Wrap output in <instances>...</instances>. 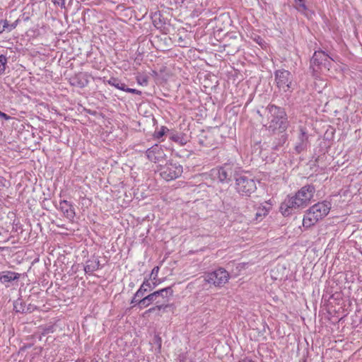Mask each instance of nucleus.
Here are the masks:
<instances>
[{"label": "nucleus", "instance_id": "obj_10", "mask_svg": "<svg viewBox=\"0 0 362 362\" xmlns=\"http://www.w3.org/2000/svg\"><path fill=\"white\" fill-rule=\"evenodd\" d=\"M233 165L226 163L220 168L213 169L212 175L221 182H228L233 176Z\"/></svg>", "mask_w": 362, "mask_h": 362}, {"label": "nucleus", "instance_id": "obj_27", "mask_svg": "<svg viewBox=\"0 0 362 362\" xmlns=\"http://www.w3.org/2000/svg\"><path fill=\"white\" fill-rule=\"evenodd\" d=\"M0 23H1V27H3V28H4V31H5V30H7L8 32L11 31L9 30L10 24L8 23L7 20H1Z\"/></svg>", "mask_w": 362, "mask_h": 362}, {"label": "nucleus", "instance_id": "obj_30", "mask_svg": "<svg viewBox=\"0 0 362 362\" xmlns=\"http://www.w3.org/2000/svg\"><path fill=\"white\" fill-rule=\"evenodd\" d=\"M19 23V20L15 21L13 23L10 24L9 30L11 31L12 30L15 29L16 26L18 25Z\"/></svg>", "mask_w": 362, "mask_h": 362}, {"label": "nucleus", "instance_id": "obj_19", "mask_svg": "<svg viewBox=\"0 0 362 362\" xmlns=\"http://www.w3.org/2000/svg\"><path fill=\"white\" fill-rule=\"evenodd\" d=\"M296 4V9L305 14L306 16H308V8L307 6L305 5V0H294Z\"/></svg>", "mask_w": 362, "mask_h": 362}, {"label": "nucleus", "instance_id": "obj_28", "mask_svg": "<svg viewBox=\"0 0 362 362\" xmlns=\"http://www.w3.org/2000/svg\"><path fill=\"white\" fill-rule=\"evenodd\" d=\"M125 92L134 93V94L139 95L141 94V91L134 89V88H126Z\"/></svg>", "mask_w": 362, "mask_h": 362}, {"label": "nucleus", "instance_id": "obj_15", "mask_svg": "<svg viewBox=\"0 0 362 362\" xmlns=\"http://www.w3.org/2000/svg\"><path fill=\"white\" fill-rule=\"evenodd\" d=\"M71 83L72 86H75L79 88H83L88 83V80L86 74L80 73L76 75L75 77L71 78Z\"/></svg>", "mask_w": 362, "mask_h": 362}, {"label": "nucleus", "instance_id": "obj_17", "mask_svg": "<svg viewBox=\"0 0 362 362\" xmlns=\"http://www.w3.org/2000/svg\"><path fill=\"white\" fill-rule=\"evenodd\" d=\"M20 274L11 271H5L0 274V281L2 283H8L18 279Z\"/></svg>", "mask_w": 362, "mask_h": 362}, {"label": "nucleus", "instance_id": "obj_20", "mask_svg": "<svg viewBox=\"0 0 362 362\" xmlns=\"http://www.w3.org/2000/svg\"><path fill=\"white\" fill-rule=\"evenodd\" d=\"M108 84H110L112 86L115 87L116 88L119 90H122L123 91H125L126 89V85L124 83H122L118 78H110L107 81Z\"/></svg>", "mask_w": 362, "mask_h": 362}, {"label": "nucleus", "instance_id": "obj_9", "mask_svg": "<svg viewBox=\"0 0 362 362\" xmlns=\"http://www.w3.org/2000/svg\"><path fill=\"white\" fill-rule=\"evenodd\" d=\"M229 277V274L226 269L219 268L212 272L208 273L205 276L204 280L209 284L220 287L228 282Z\"/></svg>", "mask_w": 362, "mask_h": 362}, {"label": "nucleus", "instance_id": "obj_23", "mask_svg": "<svg viewBox=\"0 0 362 362\" xmlns=\"http://www.w3.org/2000/svg\"><path fill=\"white\" fill-rule=\"evenodd\" d=\"M8 62L7 57L4 54L0 55V74L5 72L6 64Z\"/></svg>", "mask_w": 362, "mask_h": 362}, {"label": "nucleus", "instance_id": "obj_35", "mask_svg": "<svg viewBox=\"0 0 362 362\" xmlns=\"http://www.w3.org/2000/svg\"><path fill=\"white\" fill-rule=\"evenodd\" d=\"M4 32V28L1 27V23H0V34Z\"/></svg>", "mask_w": 362, "mask_h": 362}, {"label": "nucleus", "instance_id": "obj_4", "mask_svg": "<svg viewBox=\"0 0 362 362\" xmlns=\"http://www.w3.org/2000/svg\"><path fill=\"white\" fill-rule=\"evenodd\" d=\"M334 59L325 52L315 51L310 59V68L313 72L328 71L333 64Z\"/></svg>", "mask_w": 362, "mask_h": 362}, {"label": "nucleus", "instance_id": "obj_26", "mask_svg": "<svg viewBox=\"0 0 362 362\" xmlns=\"http://www.w3.org/2000/svg\"><path fill=\"white\" fill-rule=\"evenodd\" d=\"M158 271H159V267H155L152 271H151V273L150 274V279L153 278V280H155L156 279V277L158 276Z\"/></svg>", "mask_w": 362, "mask_h": 362}, {"label": "nucleus", "instance_id": "obj_22", "mask_svg": "<svg viewBox=\"0 0 362 362\" xmlns=\"http://www.w3.org/2000/svg\"><path fill=\"white\" fill-rule=\"evenodd\" d=\"M269 212V209L265 207V206H262V208H259L256 214H255V219L256 220H259V219H262V217H264L265 216L267 215Z\"/></svg>", "mask_w": 362, "mask_h": 362}, {"label": "nucleus", "instance_id": "obj_29", "mask_svg": "<svg viewBox=\"0 0 362 362\" xmlns=\"http://www.w3.org/2000/svg\"><path fill=\"white\" fill-rule=\"evenodd\" d=\"M139 297H136V293L134 294V297L132 298V300H131V304H132V308L133 307H135V306H138L137 303H138V301L139 300H138ZM141 299L142 298V297H140Z\"/></svg>", "mask_w": 362, "mask_h": 362}, {"label": "nucleus", "instance_id": "obj_31", "mask_svg": "<svg viewBox=\"0 0 362 362\" xmlns=\"http://www.w3.org/2000/svg\"><path fill=\"white\" fill-rule=\"evenodd\" d=\"M0 117L4 118L6 120H9L11 118L9 115H8L6 113L2 112L1 111H0Z\"/></svg>", "mask_w": 362, "mask_h": 362}, {"label": "nucleus", "instance_id": "obj_11", "mask_svg": "<svg viewBox=\"0 0 362 362\" xmlns=\"http://www.w3.org/2000/svg\"><path fill=\"white\" fill-rule=\"evenodd\" d=\"M293 142L294 149L297 153H300L307 149L308 146V134L304 127H299Z\"/></svg>", "mask_w": 362, "mask_h": 362}, {"label": "nucleus", "instance_id": "obj_33", "mask_svg": "<svg viewBox=\"0 0 362 362\" xmlns=\"http://www.w3.org/2000/svg\"><path fill=\"white\" fill-rule=\"evenodd\" d=\"M156 310H158L157 305H156V306H154L153 308H149L148 310L146 311L145 313H151L154 312Z\"/></svg>", "mask_w": 362, "mask_h": 362}, {"label": "nucleus", "instance_id": "obj_24", "mask_svg": "<svg viewBox=\"0 0 362 362\" xmlns=\"http://www.w3.org/2000/svg\"><path fill=\"white\" fill-rule=\"evenodd\" d=\"M168 130V129L167 127H162L159 131L155 132L154 137L156 139H160L165 134V132Z\"/></svg>", "mask_w": 362, "mask_h": 362}, {"label": "nucleus", "instance_id": "obj_25", "mask_svg": "<svg viewBox=\"0 0 362 362\" xmlns=\"http://www.w3.org/2000/svg\"><path fill=\"white\" fill-rule=\"evenodd\" d=\"M136 81L140 85L146 86L148 83V78L146 76H137Z\"/></svg>", "mask_w": 362, "mask_h": 362}, {"label": "nucleus", "instance_id": "obj_21", "mask_svg": "<svg viewBox=\"0 0 362 362\" xmlns=\"http://www.w3.org/2000/svg\"><path fill=\"white\" fill-rule=\"evenodd\" d=\"M13 309L16 313H26L25 303L20 298L13 303Z\"/></svg>", "mask_w": 362, "mask_h": 362}, {"label": "nucleus", "instance_id": "obj_12", "mask_svg": "<svg viewBox=\"0 0 362 362\" xmlns=\"http://www.w3.org/2000/svg\"><path fill=\"white\" fill-rule=\"evenodd\" d=\"M148 159L154 163H160L166 159V154L163 148L158 144H155L146 151Z\"/></svg>", "mask_w": 362, "mask_h": 362}, {"label": "nucleus", "instance_id": "obj_18", "mask_svg": "<svg viewBox=\"0 0 362 362\" xmlns=\"http://www.w3.org/2000/svg\"><path fill=\"white\" fill-rule=\"evenodd\" d=\"M100 264L99 260L88 261L84 267V271L86 274H91L100 268Z\"/></svg>", "mask_w": 362, "mask_h": 362}, {"label": "nucleus", "instance_id": "obj_32", "mask_svg": "<svg viewBox=\"0 0 362 362\" xmlns=\"http://www.w3.org/2000/svg\"><path fill=\"white\" fill-rule=\"evenodd\" d=\"M33 310H34V308H33V306L31 304H29L28 307L25 306L26 313H32Z\"/></svg>", "mask_w": 362, "mask_h": 362}, {"label": "nucleus", "instance_id": "obj_7", "mask_svg": "<svg viewBox=\"0 0 362 362\" xmlns=\"http://www.w3.org/2000/svg\"><path fill=\"white\" fill-rule=\"evenodd\" d=\"M235 179V189L241 196L250 197L257 190L256 182L253 178L246 175H240Z\"/></svg>", "mask_w": 362, "mask_h": 362}, {"label": "nucleus", "instance_id": "obj_34", "mask_svg": "<svg viewBox=\"0 0 362 362\" xmlns=\"http://www.w3.org/2000/svg\"><path fill=\"white\" fill-rule=\"evenodd\" d=\"M172 139H173L174 141H177V140H178L179 137H178V136H173L172 137Z\"/></svg>", "mask_w": 362, "mask_h": 362}, {"label": "nucleus", "instance_id": "obj_16", "mask_svg": "<svg viewBox=\"0 0 362 362\" xmlns=\"http://www.w3.org/2000/svg\"><path fill=\"white\" fill-rule=\"evenodd\" d=\"M156 286V284L153 283V286H152L151 283H150V281H149V279H145L144 282H143V284H141V286L139 288V290L136 292V297H142V298H144L145 293L148 291H151L152 289H153Z\"/></svg>", "mask_w": 362, "mask_h": 362}, {"label": "nucleus", "instance_id": "obj_3", "mask_svg": "<svg viewBox=\"0 0 362 362\" xmlns=\"http://www.w3.org/2000/svg\"><path fill=\"white\" fill-rule=\"evenodd\" d=\"M331 209V204L328 202H318L311 206L304 216L303 225L309 228L315 225L319 220L325 217Z\"/></svg>", "mask_w": 362, "mask_h": 362}, {"label": "nucleus", "instance_id": "obj_5", "mask_svg": "<svg viewBox=\"0 0 362 362\" xmlns=\"http://www.w3.org/2000/svg\"><path fill=\"white\" fill-rule=\"evenodd\" d=\"M274 81L281 92L291 93L295 88L293 76L288 70L278 69L275 71Z\"/></svg>", "mask_w": 362, "mask_h": 362}, {"label": "nucleus", "instance_id": "obj_8", "mask_svg": "<svg viewBox=\"0 0 362 362\" xmlns=\"http://www.w3.org/2000/svg\"><path fill=\"white\" fill-rule=\"evenodd\" d=\"M308 204L300 198L296 194L294 196H288L280 206V211L284 216L291 214L293 209L305 208Z\"/></svg>", "mask_w": 362, "mask_h": 362}, {"label": "nucleus", "instance_id": "obj_14", "mask_svg": "<svg viewBox=\"0 0 362 362\" xmlns=\"http://www.w3.org/2000/svg\"><path fill=\"white\" fill-rule=\"evenodd\" d=\"M59 208L64 215L69 220H72L75 216L74 209L69 202L66 200L61 201Z\"/></svg>", "mask_w": 362, "mask_h": 362}, {"label": "nucleus", "instance_id": "obj_13", "mask_svg": "<svg viewBox=\"0 0 362 362\" xmlns=\"http://www.w3.org/2000/svg\"><path fill=\"white\" fill-rule=\"evenodd\" d=\"M315 192V189L314 186L311 185H308L303 187L296 194L303 201H305L308 204H309L310 200L313 197Z\"/></svg>", "mask_w": 362, "mask_h": 362}, {"label": "nucleus", "instance_id": "obj_1", "mask_svg": "<svg viewBox=\"0 0 362 362\" xmlns=\"http://www.w3.org/2000/svg\"><path fill=\"white\" fill-rule=\"evenodd\" d=\"M173 294V290L172 287L168 286L144 296L138 301L137 305L139 308L141 310L154 303L157 305L158 310H160L168 307L170 298Z\"/></svg>", "mask_w": 362, "mask_h": 362}, {"label": "nucleus", "instance_id": "obj_2", "mask_svg": "<svg viewBox=\"0 0 362 362\" xmlns=\"http://www.w3.org/2000/svg\"><path fill=\"white\" fill-rule=\"evenodd\" d=\"M266 111L269 130L284 132L287 129L288 118L284 108L275 105H269Z\"/></svg>", "mask_w": 362, "mask_h": 362}, {"label": "nucleus", "instance_id": "obj_6", "mask_svg": "<svg viewBox=\"0 0 362 362\" xmlns=\"http://www.w3.org/2000/svg\"><path fill=\"white\" fill-rule=\"evenodd\" d=\"M158 172L160 177L166 181L173 180L182 173V166L178 163L169 160L165 164H159L158 166Z\"/></svg>", "mask_w": 362, "mask_h": 362}]
</instances>
